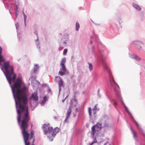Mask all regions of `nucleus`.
<instances>
[{"label": "nucleus", "instance_id": "6ab92c4d", "mask_svg": "<svg viewBox=\"0 0 145 145\" xmlns=\"http://www.w3.org/2000/svg\"><path fill=\"white\" fill-rule=\"evenodd\" d=\"M4 61V59L2 56L0 54V62H2Z\"/></svg>", "mask_w": 145, "mask_h": 145}, {"label": "nucleus", "instance_id": "b1692460", "mask_svg": "<svg viewBox=\"0 0 145 145\" xmlns=\"http://www.w3.org/2000/svg\"><path fill=\"white\" fill-rule=\"evenodd\" d=\"M93 110H98L99 109L97 107V105H95L94 108L93 109Z\"/></svg>", "mask_w": 145, "mask_h": 145}, {"label": "nucleus", "instance_id": "e433bc0d", "mask_svg": "<svg viewBox=\"0 0 145 145\" xmlns=\"http://www.w3.org/2000/svg\"><path fill=\"white\" fill-rule=\"evenodd\" d=\"M1 62H0V65H1Z\"/></svg>", "mask_w": 145, "mask_h": 145}, {"label": "nucleus", "instance_id": "2eb2a0df", "mask_svg": "<svg viewBox=\"0 0 145 145\" xmlns=\"http://www.w3.org/2000/svg\"><path fill=\"white\" fill-rule=\"evenodd\" d=\"M76 29L77 31H78V30L80 26L79 24L77 22H76Z\"/></svg>", "mask_w": 145, "mask_h": 145}, {"label": "nucleus", "instance_id": "393cba45", "mask_svg": "<svg viewBox=\"0 0 145 145\" xmlns=\"http://www.w3.org/2000/svg\"><path fill=\"white\" fill-rule=\"evenodd\" d=\"M136 58H135V59L137 60L140 61V57L137 56H136Z\"/></svg>", "mask_w": 145, "mask_h": 145}, {"label": "nucleus", "instance_id": "a878e982", "mask_svg": "<svg viewBox=\"0 0 145 145\" xmlns=\"http://www.w3.org/2000/svg\"><path fill=\"white\" fill-rule=\"evenodd\" d=\"M97 141H93L92 143H90L89 145H93L94 143H97Z\"/></svg>", "mask_w": 145, "mask_h": 145}, {"label": "nucleus", "instance_id": "7c9ffc66", "mask_svg": "<svg viewBox=\"0 0 145 145\" xmlns=\"http://www.w3.org/2000/svg\"><path fill=\"white\" fill-rule=\"evenodd\" d=\"M104 145H110V144L108 142L106 143Z\"/></svg>", "mask_w": 145, "mask_h": 145}, {"label": "nucleus", "instance_id": "ea45409f", "mask_svg": "<svg viewBox=\"0 0 145 145\" xmlns=\"http://www.w3.org/2000/svg\"><path fill=\"white\" fill-rule=\"evenodd\" d=\"M34 145V144H33V145Z\"/></svg>", "mask_w": 145, "mask_h": 145}, {"label": "nucleus", "instance_id": "a211bd4d", "mask_svg": "<svg viewBox=\"0 0 145 145\" xmlns=\"http://www.w3.org/2000/svg\"><path fill=\"white\" fill-rule=\"evenodd\" d=\"M60 130V129L58 128V127H56L55 128V133H58ZM56 134H55V135Z\"/></svg>", "mask_w": 145, "mask_h": 145}, {"label": "nucleus", "instance_id": "6e6552de", "mask_svg": "<svg viewBox=\"0 0 145 145\" xmlns=\"http://www.w3.org/2000/svg\"><path fill=\"white\" fill-rule=\"evenodd\" d=\"M38 96L37 92H35L31 95L30 98V100H34L35 101L38 100Z\"/></svg>", "mask_w": 145, "mask_h": 145}, {"label": "nucleus", "instance_id": "dca6fc26", "mask_svg": "<svg viewBox=\"0 0 145 145\" xmlns=\"http://www.w3.org/2000/svg\"><path fill=\"white\" fill-rule=\"evenodd\" d=\"M132 130L133 132V137L134 138L135 137L136 138H137V136L136 132L133 129H132Z\"/></svg>", "mask_w": 145, "mask_h": 145}, {"label": "nucleus", "instance_id": "20e7f679", "mask_svg": "<svg viewBox=\"0 0 145 145\" xmlns=\"http://www.w3.org/2000/svg\"><path fill=\"white\" fill-rule=\"evenodd\" d=\"M113 82L115 84V85L114 86V89L115 92L116 93V94L118 97H119L120 100H121L122 97H121V96L120 94V91L119 89V86L118 84L115 82L114 80H113Z\"/></svg>", "mask_w": 145, "mask_h": 145}, {"label": "nucleus", "instance_id": "4468645a", "mask_svg": "<svg viewBox=\"0 0 145 145\" xmlns=\"http://www.w3.org/2000/svg\"><path fill=\"white\" fill-rule=\"evenodd\" d=\"M99 129H100L102 128V124L100 123H97L95 125Z\"/></svg>", "mask_w": 145, "mask_h": 145}, {"label": "nucleus", "instance_id": "9b49d317", "mask_svg": "<svg viewBox=\"0 0 145 145\" xmlns=\"http://www.w3.org/2000/svg\"><path fill=\"white\" fill-rule=\"evenodd\" d=\"M39 67L37 65H35L34 69V72L35 73H36L37 71L38 70Z\"/></svg>", "mask_w": 145, "mask_h": 145}, {"label": "nucleus", "instance_id": "473e14b6", "mask_svg": "<svg viewBox=\"0 0 145 145\" xmlns=\"http://www.w3.org/2000/svg\"><path fill=\"white\" fill-rule=\"evenodd\" d=\"M74 100L76 102L77 101V100L76 98L74 99Z\"/></svg>", "mask_w": 145, "mask_h": 145}, {"label": "nucleus", "instance_id": "2f4dec72", "mask_svg": "<svg viewBox=\"0 0 145 145\" xmlns=\"http://www.w3.org/2000/svg\"><path fill=\"white\" fill-rule=\"evenodd\" d=\"M49 140H50V141H52L53 140V138H50Z\"/></svg>", "mask_w": 145, "mask_h": 145}, {"label": "nucleus", "instance_id": "c756f323", "mask_svg": "<svg viewBox=\"0 0 145 145\" xmlns=\"http://www.w3.org/2000/svg\"><path fill=\"white\" fill-rule=\"evenodd\" d=\"M135 123L137 126V127H139V125H138V124L135 121Z\"/></svg>", "mask_w": 145, "mask_h": 145}, {"label": "nucleus", "instance_id": "7ed1b4c3", "mask_svg": "<svg viewBox=\"0 0 145 145\" xmlns=\"http://www.w3.org/2000/svg\"><path fill=\"white\" fill-rule=\"evenodd\" d=\"M42 129L45 135L48 133H51L52 136L54 137V130L53 128L50 127L49 124H44L42 126Z\"/></svg>", "mask_w": 145, "mask_h": 145}, {"label": "nucleus", "instance_id": "f03ea898", "mask_svg": "<svg viewBox=\"0 0 145 145\" xmlns=\"http://www.w3.org/2000/svg\"><path fill=\"white\" fill-rule=\"evenodd\" d=\"M4 69L5 70V74L7 80L10 84H11V80L15 82L16 74L13 73V67L10 65L8 61L4 63Z\"/></svg>", "mask_w": 145, "mask_h": 145}, {"label": "nucleus", "instance_id": "412c9836", "mask_svg": "<svg viewBox=\"0 0 145 145\" xmlns=\"http://www.w3.org/2000/svg\"><path fill=\"white\" fill-rule=\"evenodd\" d=\"M88 112L89 116H91V108L89 107L88 109Z\"/></svg>", "mask_w": 145, "mask_h": 145}, {"label": "nucleus", "instance_id": "9d476101", "mask_svg": "<svg viewBox=\"0 0 145 145\" xmlns=\"http://www.w3.org/2000/svg\"><path fill=\"white\" fill-rule=\"evenodd\" d=\"M133 7L138 10H140L141 9L140 7L135 4H133Z\"/></svg>", "mask_w": 145, "mask_h": 145}, {"label": "nucleus", "instance_id": "c9c22d12", "mask_svg": "<svg viewBox=\"0 0 145 145\" xmlns=\"http://www.w3.org/2000/svg\"><path fill=\"white\" fill-rule=\"evenodd\" d=\"M114 104H115V105H117V103H114Z\"/></svg>", "mask_w": 145, "mask_h": 145}, {"label": "nucleus", "instance_id": "f257e3e1", "mask_svg": "<svg viewBox=\"0 0 145 145\" xmlns=\"http://www.w3.org/2000/svg\"><path fill=\"white\" fill-rule=\"evenodd\" d=\"M12 88V91L14 98L16 106L18 116L17 117L19 124L22 119L20 128L25 145H29L28 142L30 134L26 129L27 128L29 121L30 120L28 112V107L26 104L28 103L27 95V88Z\"/></svg>", "mask_w": 145, "mask_h": 145}, {"label": "nucleus", "instance_id": "4c0bfd02", "mask_svg": "<svg viewBox=\"0 0 145 145\" xmlns=\"http://www.w3.org/2000/svg\"><path fill=\"white\" fill-rule=\"evenodd\" d=\"M102 62H103V64H104V63H103V60H102Z\"/></svg>", "mask_w": 145, "mask_h": 145}, {"label": "nucleus", "instance_id": "39448f33", "mask_svg": "<svg viewBox=\"0 0 145 145\" xmlns=\"http://www.w3.org/2000/svg\"><path fill=\"white\" fill-rule=\"evenodd\" d=\"M55 78L56 82L58 83L59 90H60L61 87L64 86V82L62 79L59 76H56Z\"/></svg>", "mask_w": 145, "mask_h": 145}, {"label": "nucleus", "instance_id": "cd10ccee", "mask_svg": "<svg viewBox=\"0 0 145 145\" xmlns=\"http://www.w3.org/2000/svg\"><path fill=\"white\" fill-rule=\"evenodd\" d=\"M2 50H3L2 48L1 47H0V54L1 53H2Z\"/></svg>", "mask_w": 145, "mask_h": 145}, {"label": "nucleus", "instance_id": "0eeeda50", "mask_svg": "<svg viewBox=\"0 0 145 145\" xmlns=\"http://www.w3.org/2000/svg\"><path fill=\"white\" fill-rule=\"evenodd\" d=\"M72 111V108L71 106H69L68 109L67 110V115L66 118L65 120V121H67L68 120L69 118L70 115L71 114Z\"/></svg>", "mask_w": 145, "mask_h": 145}, {"label": "nucleus", "instance_id": "f704fd0d", "mask_svg": "<svg viewBox=\"0 0 145 145\" xmlns=\"http://www.w3.org/2000/svg\"><path fill=\"white\" fill-rule=\"evenodd\" d=\"M33 126V124H31V128Z\"/></svg>", "mask_w": 145, "mask_h": 145}, {"label": "nucleus", "instance_id": "423d86ee", "mask_svg": "<svg viewBox=\"0 0 145 145\" xmlns=\"http://www.w3.org/2000/svg\"><path fill=\"white\" fill-rule=\"evenodd\" d=\"M61 68L60 69V71L58 72V74L61 76L65 75L67 70L65 65H61Z\"/></svg>", "mask_w": 145, "mask_h": 145}, {"label": "nucleus", "instance_id": "aec40b11", "mask_svg": "<svg viewBox=\"0 0 145 145\" xmlns=\"http://www.w3.org/2000/svg\"><path fill=\"white\" fill-rule=\"evenodd\" d=\"M136 56H137L136 55H135L133 54H131L130 55L131 57L132 58H133H133L135 59V58H136V57H137Z\"/></svg>", "mask_w": 145, "mask_h": 145}, {"label": "nucleus", "instance_id": "c85d7f7f", "mask_svg": "<svg viewBox=\"0 0 145 145\" xmlns=\"http://www.w3.org/2000/svg\"><path fill=\"white\" fill-rule=\"evenodd\" d=\"M135 123L137 126V127H139V125H138V124L135 121Z\"/></svg>", "mask_w": 145, "mask_h": 145}, {"label": "nucleus", "instance_id": "ddd939ff", "mask_svg": "<svg viewBox=\"0 0 145 145\" xmlns=\"http://www.w3.org/2000/svg\"><path fill=\"white\" fill-rule=\"evenodd\" d=\"M66 59L65 58L63 59L60 63V65H65V63Z\"/></svg>", "mask_w": 145, "mask_h": 145}, {"label": "nucleus", "instance_id": "58836bf2", "mask_svg": "<svg viewBox=\"0 0 145 145\" xmlns=\"http://www.w3.org/2000/svg\"><path fill=\"white\" fill-rule=\"evenodd\" d=\"M122 103H123V102H122Z\"/></svg>", "mask_w": 145, "mask_h": 145}, {"label": "nucleus", "instance_id": "bb28decb", "mask_svg": "<svg viewBox=\"0 0 145 145\" xmlns=\"http://www.w3.org/2000/svg\"><path fill=\"white\" fill-rule=\"evenodd\" d=\"M104 127H108V125L107 123H105Z\"/></svg>", "mask_w": 145, "mask_h": 145}, {"label": "nucleus", "instance_id": "f3484780", "mask_svg": "<svg viewBox=\"0 0 145 145\" xmlns=\"http://www.w3.org/2000/svg\"><path fill=\"white\" fill-rule=\"evenodd\" d=\"M88 64L89 69L90 71H91L93 69V65L91 63H88Z\"/></svg>", "mask_w": 145, "mask_h": 145}, {"label": "nucleus", "instance_id": "4be33fe9", "mask_svg": "<svg viewBox=\"0 0 145 145\" xmlns=\"http://www.w3.org/2000/svg\"><path fill=\"white\" fill-rule=\"evenodd\" d=\"M47 99V97H43V100L42 101V103H44L46 101Z\"/></svg>", "mask_w": 145, "mask_h": 145}, {"label": "nucleus", "instance_id": "72a5a7b5", "mask_svg": "<svg viewBox=\"0 0 145 145\" xmlns=\"http://www.w3.org/2000/svg\"><path fill=\"white\" fill-rule=\"evenodd\" d=\"M48 92H50L51 91V90L50 89H48Z\"/></svg>", "mask_w": 145, "mask_h": 145}, {"label": "nucleus", "instance_id": "5701e85b", "mask_svg": "<svg viewBox=\"0 0 145 145\" xmlns=\"http://www.w3.org/2000/svg\"><path fill=\"white\" fill-rule=\"evenodd\" d=\"M67 52V49H65L64 50L63 52V54L64 55L66 54Z\"/></svg>", "mask_w": 145, "mask_h": 145}, {"label": "nucleus", "instance_id": "f8f14e48", "mask_svg": "<svg viewBox=\"0 0 145 145\" xmlns=\"http://www.w3.org/2000/svg\"><path fill=\"white\" fill-rule=\"evenodd\" d=\"M96 131L95 130V127L94 126H93L91 128V134L92 135H94L95 133V132Z\"/></svg>", "mask_w": 145, "mask_h": 145}, {"label": "nucleus", "instance_id": "1a4fd4ad", "mask_svg": "<svg viewBox=\"0 0 145 145\" xmlns=\"http://www.w3.org/2000/svg\"><path fill=\"white\" fill-rule=\"evenodd\" d=\"M35 134V131L32 129L31 130V137L30 138V139H31L32 138H33L32 143H33L35 140V138L34 137V135Z\"/></svg>", "mask_w": 145, "mask_h": 145}]
</instances>
